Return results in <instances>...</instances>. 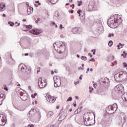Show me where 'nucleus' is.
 Listing matches in <instances>:
<instances>
[{
	"instance_id": "obj_1",
	"label": "nucleus",
	"mask_w": 127,
	"mask_h": 127,
	"mask_svg": "<svg viewBox=\"0 0 127 127\" xmlns=\"http://www.w3.org/2000/svg\"><path fill=\"white\" fill-rule=\"evenodd\" d=\"M123 22L122 16L119 14H115L114 16H112L107 22L108 25L111 27V25H116L117 23L118 25H120Z\"/></svg>"
},
{
	"instance_id": "obj_2",
	"label": "nucleus",
	"mask_w": 127,
	"mask_h": 127,
	"mask_svg": "<svg viewBox=\"0 0 127 127\" xmlns=\"http://www.w3.org/2000/svg\"><path fill=\"white\" fill-rule=\"evenodd\" d=\"M116 81H121V80H127V72L126 71L119 72L114 75Z\"/></svg>"
},
{
	"instance_id": "obj_3",
	"label": "nucleus",
	"mask_w": 127,
	"mask_h": 127,
	"mask_svg": "<svg viewBox=\"0 0 127 127\" xmlns=\"http://www.w3.org/2000/svg\"><path fill=\"white\" fill-rule=\"evenodd\" d=\"M118 110V104L117 103H115L113 105H109L106 109V113L108 114V115H112L116 112Z\"/></svg>"
},
{
	"instance_id": "obj_4",
	"label": "nucleus",
	"mask_w": 127,
	"mask_h": 127,
	"mask_svg": "<svg viewBox=\"0 0 127 127\" xmlns=\"http://www.w3.org/2000/svg\"><path fill=\"white\" fill-rule=\"evenodd\" d=\"M115 90L116 92L121 94L125 92V88H124L123 84H119L115 87Z\"/></svg>"
},
{
	"instance_id": "obj_5",
	"label": "nucleus",
	"mask_w": 127,
	"mask_h": 127,
	"mask_svg": "<svg viewBox=\"0 0 127 127\" xmlns=\"http://www.w3.org/2000/svg\"><path fill=\"white\" fill-rule=\"evenodd\" d=\"M54 86L55 88H58V87H60L61 85V78L59 77V76H55L54 77Z\"/></svg>"
},
{
	"instance_id": "obj_6",
	"label": "nucleus",
	"mask_w": 127,
	"mask_h": 127,
	"mask_svg": "<svg viewBox=\"0 0 127 127\" xmlns=\"http://www.w3.org/2000/svg\"><path fill=\"white\" fill-rule=\"evenodd\" d=\"M38 84L39 88H40L41 89H43V88H45V87H46V80L44 79L42 81V78L41 77H40L38 80Z\"/></svg>"
},
{
	"instance_id": "obj_7",
	"label": "nucleus",
	"mask_w": 127,
	"mask_h": 127,
	"mask_svg": "<svg viewBox=\"0 0 127 127\" xmlns=\"http://www.w3.org/2000/svg\"><path fill=\"white\" fill-rule=\"evenodd\" d=\"M109 83H110V80L107 77H103L100 80V84L103 85L104 87L109 86Z\"/></svg>"
},
{
	"instance_id": "obj_8",
	"label": "nucleus",
	"mask_w": 127,
	"mask_h": 127,
	"mask_svg": "<svg viewBox=\"0 0 127 127\" xmlns=\"http://www.w3.org/2000/svg\"><path fill=\"white\" fill-rule=\"evenodd\" d=\"M95 2L93 1H90L88 5V7L86 9L87 11H93L95 10Z\"/></svg>"
},
{
	"instance_id": "obj_9",
	"label": "nucleus",
	"mask_w": 127,
	"mask_h": 127,
	"mask_svg": "<svg viewBox=\"0 0 127 127\" xmlns=\"http://www.w3.org/2000/svg\"><path fill=\"white\" fill-rule=\"evenodd\" d=\"M46 99L49 103L50 104H53L56 101V98H54L53 96H51V95L47 94L46 95Z\"/></svg>"
},
{
	"instance_id": "obj_10",
	"label": "nucleus",
	"mask_w": 127,
	"mask_h": 127,
	"mask_svg": "<svg viewBox=\"0 0 127 127\" xmlns=\"http://www.w3.org/2000/svg\"><path fill=\"white\" fill-rule=\"evenodd\" d=\"M6 123L5 117L3 115H0V126H4Z\"/></svg>"
},
{
	"instance_id": "obj_11",
	"label": "nucleus",
	"mask_w": 127,
	"mask_h": 127,
	"mask_svg": "<svg viewBox=\"0 0 127 127\" xmlns=\"http://www.w3.org/2000/svg\"><path fill=\"white\" fill-rule=\"evenodd\" d=\"M66 116H67V112H62V110H61L58 120L59 121L61 122V121H63L66 118Z\"/></svg>"
},
{
	"instance_id": "obj_12",
	"label": "nucleus",
	"mask_w": 127,
	"mask_h": 127,
	"mask_svg": "<svg viewBox=\"0 0 127 127\" xmlns=\"http://www.w3.org/2000/svg\"><path fill=\"white\" fill-rule=\"evenodd\" d=\"M37 111V109L36 108H32L29 112V114H28V117H29L30 118H32L33 116H34V114H36V112Z\"/></svg>"
},
{
	"instance_id": "obj_13",
	"label": "nucleus",
	"mask_w": 127,
	"mask_h": 127,
	"mask_svg": "<svg viewBox=\"0 0 127 127\" xmlns=\"http://www.w3.org/2000/svg\"><path fill=\"white\" fill-rule=\"evenodd\" d=\"M18 96H20V99H21L22 101H26L27 99V95L26 94H24L22 92H20L18 94Z\"/></svg>"
},
{
	"instance_id": "obj_14",
	"label": "nucleus",
	"mask_w": 127,
	"mask_h": 127,
	"mask_svg": "<svg viewBox=\"0 0 127 127\" xmlns=\"http://www.w3.org/2000/svg\"><path fill=\"white\" fill-rule=\"evenodd\" d=\"M30 33L34 34V35H38L41 33V30H38L37 29H34L30 31Z\"/></svg>"
},
{
	"instance_id": "obj_15",
	"label": "nucleus",
	"mask_w": 127,
	"mask_h": 127,
	"mask_svg": "<svg viewBox=\"0 0 127 127\" xmlns=\"http://www.w3.org/2000/svg\"><path fill=\"white\" fill-rule=\"evenodd\" d=\"M83 122L85 126H89L90 124L87 123V122H90V118L88 116H86V114L83 116Z\"/></svg>"
},
{
	"instance_id": "obj_16",
	"label": "nucleus",
	"mask_w": 127,
	"mask_h": 127,
	"mask_svg": "<svg viewBox=\"0 0 127 127\" xmlns=\"http://www.w3.org/2000/svg\"><path fill=\"white\" fill-rule=\"evenodd\" d=\"M55 44L59 46L60 48H63V46L65 45V44H64V43H63V42H60V43L59 44H58V42H56L54 44V47L55 48Z\"/></svg>"
},
{
	"instance_id": "obj_17",
	"label": "nucleus",
	"mask_w": 127,
	"mask_h": 127,
	"mask_svg": "<svg viewBox=\"0 0 127 127\" xmlns=\"http://www.w3.org/2000/svg\"><path fill=\"white\" fill-rule=\"evenodd\" d=\"M96 32L98 33H103V32H104V28L103 27V26H101L97 28V29H96Z\"/></svg>"
},
{
	"instance_id": "obj_18",
	"label": "nucleus",
	"mask_w": 127,
	"mask_h": 127,
	"mask_svg": "<svg viewBox=\"0 0 127 127\" xmlns=\"http://www.w3.org/2000/svg\"><path fill=\"white\" fill-rule=\"evenodd\" d=\"M5 9V3H0V11H3Z\"/></svg>"
},
{
	"instance_id": "obj_19",
	"label": "nucleus",
	"mask_w": 127,
	"mask_h": 127,
	"mask_svg": "<svg viewBox=\"0 0 127 127\" xmlns=\"http://www.w3.org/2000/svg\"><path fill=\"white\" fill-rule=\"evenodd\" d=\"M5 98V97L3 94H0V106H1L2 104V101Z\"/></svg>"
},
{
	"instance_id": "obj_20",
	"label": "nucleus",
	"mask_w": 127,
	"mask_h": 127,
	"mask_svg": "<svg viewBox=\"0 0 127 127\" xmlns=\"http://www.w3.org/2000/svg\"><path fill=\"white\" fill-rule=\"evenodd\" d=\"M72 32H73L74 34H76V33H78L79 32V28L78 27L74 28L73 29H72Z\"/></svg>"
},
{
	"instance_id": "obj_21",
	"label": "nucleus",
	"mask_w": 127,
	"mask_h": 127,
	"mask_svg": "<svg viewBox=\"0 0 127 127\" xmlns=\"http://www.w3.org/2000/svg\"><path fill=\"white\" fill-rule=\"evenodd\" d=\"M18 70H20L22 71L23 70H25V67H23V64H20L18 67Z\"/></svg>"
},
{
	"instance_id": "obj_22",
	"label": "nucleus",
	"mask_w": 127,
	"mask_h": 127,
	"mask_svg": "<svg viewBox=\"0 0 127 127\" xmlns=\"http://www.w3.org/2000/svg\"><path fill=\"white\" fill-rule=\"evenodd\" d=\"M53 115H54V113H53V112L52 111H49V112H48L47 113V117L48 118H50V117H52V116H53Z\"/></svg>"
},
{
	"instance_id": "obj_23",
	"label": "nucleus",
	"mask_w": 127,
	"mask_h": 127,
	"mask_svg": "<svg viewBox=\"0 0 127 127\" xmlns=\"http://www.w3.org/2000/svg\"><path fill=\"white\" fill-rule=\"evenodd\" d=\"M25 72L27 74H29V73L31 72V69H30V68H27L26 66H25Z\"/></svg>"
},
{
	"instance_id": "obj_24",
	"label": "nucleus",
	"mask_w": 127,
	"mask_h": 127,
	"mask_svg": "<svg viewBox=\"0 0 127 127\" xmlns=\"http://www.w3.org/2000/svg\"><path fill=\"white\" fill-rule=\"evenodd\" d=\"M28 14H30L33 12V8H29L27 9Z\"/></svg>"
},
{
	"instance_id": "obj_25",
	"label": "nucleus",
	"mask_w": 127,
	"mask_h": 127,
	"mask_svg": "<svg viewBox=\"0 0 127 127\" xmlns=\"http://www.w3.org/2000/svg\"><path fill=\"white\" fill-rule=\"evenodd\" d=\"M80 19L82 23H85V13H84L83 15L80 18Z\"/></svg>"
},
{
	"instance_id": "obj_26",
	"label": "nucleus",
	"mask_w": 127,
	"mask_h": 127,
	"mask_svg": "<svg viewBox=\"0 0 127 127\" xmlns=\"http://www.w3.org/2000/svg\"><path fill=\"white\" fill-rule=\"evenodd\" d=\"M126 122L127 119H126V117H123V118L121 120V123H122V125H124V124H126Z\"/></svg>"
},
{
	"instance_id": "obj_27",
	"label": "nucleus",
	"mask_w": 127,
	"mask_h": 127,
	"mask_svg": "<svg viewBox=\"0 0 127 127\" xmlns=\"http://www.w3.org/2000/svg\"><path fill=\"white\" fill-rule=\"evenodd\" d=\"M51 3H53V4H55L58 1V0H48Z\"/></svg>"
},
{
	"instance_id": "obj_28",
	"label": "nucleus",
	"mask_w": 127,
	"mask_h": 127,
	"mask_svg": "<svg viewBox=\"0 0 127 127\" xmlns=\"http://www.w3.org/2000/svg\"><path fill=\"white\" fill-rule=\"evenodd\" d=\"M127 53L126 52V51L123 52V54L121 55V56H123L124 58H127Z\"/></svg>"
},
{
	"instance_id": "obj_29",
	"label": "nucleus",
	"mask_w": 127,
	"mask_h": 127,
	"mask_svg": "<svg viewBox=\"0 0 127 127\" xmlns=\"http://www.w3.org/2000/svg\"><path fill=\"white\" fill-rule=\"evenodd\" d=\"M81 60H83L84 61H86L87 60V57L82 56L80 57Z\"/></svg>"
},
{
	"instance_id": "obj_30",
	"label": "nucleus",
	"mask_w": 127,
	"mask_h": 127,
	"mask_svg": "<svg viewBox=\"0 0 127 127\" xmlns=\"http://www.w3.org/2000/svg\"><path fill=\"white\" fill-rule=\"evenodd\" d=\"M113 41H110L108 43L109 46H110V47H112V46H113Z\"/></svg>"
},
{
	"instance_id": "obj_31",
	"label": "nucleus",
	"mask_w": 127,
	"mask_h": 127,
	"mask_svg": "<svg viewBox=\"0 0 127 127\" xmlns=\"http://www.w3.org/2000/svg\"><path fill=\"white\" fill-rule=\"evenodd\" d=\"M93 91H94V88L92 87H89V93L92 94Z\"/></svg>"
},
{
	"instance_id": "obj_32",
	"label": "nucleus",
	"mask_w": 127,
	"mask_h": 127,
	"mask_svg": "<svg viewBox=\"0 0 127 127\" xmlns=\"http://www.w3.org/2000/svg\"><path fill=\"white\" fill-rule=\"evenodd\" d=\"M37 96V93H35L34 94L31 95V98H32L33 99H34L35 97H36Z\"/></svg>"
},
{
	"instance_id": "obj_33",
	"label": "nucleus",
	"mask_w": 127,
	"mask_h": 127,
	"mask_svg": "<svg viewBox=\"0 0 127 127\" xmlns=\"http://www.w3.org/2000/svg\"><path fill=\"white\" fill-rule=\"evenodd\" d=\"M26 27L28 29H31L32 28V25H26Z\"/></svg>"
},
{
	"instance_id": "obj_34",
	"label": "nucleus",
	"mask_w": 127,
	"mask_h": 127,
	"mask_svg": "<svg viewBox=\"0 0 127 127\" xmlns=\"http://www.w3.org/2000/svg\"><path fill=\"white\" fill-rule=\"evenodd\" d=\"M77 2H78L77 6H81V4H82V0L77 1Z\"/></svg>"
},
{
	"instance_id": "obj_35",
	"label": "nucleus",
	"mask_w": 127,
	"mask_h": 127,
	"mask_svg": "<svg viewBox=\"0 0 127 127\" xmlns=\"http://www.w3.org/2000/svg\"><path fill=\"white\" fill-rule=\"evenodd\" d=\"M3 87L4 90H5V91H8V89L7 88V87H6V85H4L3 86Z\"/></svg>"
},
{
	"instance_id": "obj_36",
	"label": "nucleus",
	"mask_w": 127,
	"mask_h": 127,
	"mask_svg": "<svg viewBox=\"0 0 127 127\" xmlns=\"http://www.w3.org/2000/svg\"><path fill=\"white\" fill-rule=\"evenodd\" d=\"M8 23L10 25V26H13L14 25V23L12 22H8Z\"/></svg>"
},
{
	"instance_id": "obj_37",
	"label": "nucleus",
	"mask_w": 127,
	"mask_h": 127,
	"mask_svg": "<svg viewBox=\"0 0 127 127\" xmlns=\"http://www.w3.org/2000/svg\"><path fill=\"white\" fill-rule=\"evenodd\" d=\"M79 111H80V109H79V108H78L76 111H74V115H77V114H78V111H79Z\"/></svg>"
},
{
	"instance_id": "obj_38",
	"label": "nucleus",
	"mask_w": 127,
	"mask_h": 127,
	"mask_svg": "<svg viewBox=\"0 0 127 127\" xmlns=\"http://www.w3.org/2000/svg\"><path fill=\"white\" fill-rule=\"evenodd\" d=\"M72 97H69L66 100V102H71L72 101Z\"/></svg>"
},
{
	"instance_id": "obj_39",
	"label": "nucleus",
	"mask_w": 127,
	"mask_h": 127,
	"mask_svg": "<svg viewBox=\"0 0 127 127\" xmlns=\"http://www.w3.org/2000/svg\"><path fill=\"white\" fill-rule=\"evenodd\" d=\"M81 12H82V10H81V9L77 11V13L79 14V16H81Z\"/></svg>"
},
{
	"instance_id": "obj_40",
	"label": "nucleus",
	"mask_w": 127,
	"mask_h": 127,
	"mask_svg": "<svg viewBox=\"0 0 127 127\" xmlns=\"http://www.w3.org/2000/svg\"><path fill=\"white\" fill-rule=\"evenodd\" d=\"M91 61H92V62H95V59H94V58H92L91 59L89 60V63H90Z\"/></svg>"
},
{
	"instance_id": "obj_41",
	"label": "nucleus",
	"mask_w": 127,
	"mask_h": 127,
	"mask_svg": "<svg viewBox=\"0 0 127 127\" xmlns=\"http://www.w3.org/2000/svg\"><path fill=\"white\" fill-rule=\"evenodd\" d=\"M114 35L113 33L109 34L108 35V37H114Z\"/></svg>"
},
{
	"instance_id": "obj_42",
	"label": "nucleus",
	"mask_w": 127,
	"mask_h": 127,
	"mask_svg": "<svg viewBox=\"0 0 127 127\" xmlns=\"http://www.w3.org/2000/svg\"><path fill=\"white\" fill-rule=\"evenodd\" d=\"M63 28H64V27L63 26V25L62 24H60V29L62 30L63 29Z\"/></svg>"
},
{
	"instance_id": "obj_43",
	"label": "nucleus",
	"mask_w": 127,
	"mask_h": 127,
	"mask_svg": "<svg viewBox=\"0 0 127 127\" xmlns=\"http://www.w3.org/2000/svg\"><path fill=\"white\" fill-rule=\"evenodd\" d=\"M98 86V84L97 83H94L93 84V87L94 88H97V86Z\"/></svg>"
},
{
	"instance_id": "obj_44",
	"label": "nucleus",
	"mask_w": 127,
	"mask_h": 127,
	"mask_svg": "<svg viewBox=\"0 0 127 127\" xmlns=\"http://www.w3.org/2000/svg\"><path fill=\"white\" fill-rule=\"evenodd\" d=\"M40 21V18H38L35 21L36 23H38V21Z\"/></svg>"
},
{
	"instance_id": "obj_45",
	"label": "nucleus",
	"mask_w": 127,
	"mask_h": 127,
	"mask_svg": "<svg viewBox=\"0 0 127 127\" xmlns=\"http://www.w3.org/2000/svg\"><path fill=\"white\" fill-rule=\"evenodd\" d=\"M123 65L125 68H127V64L126 63H123Z\"/></svg>"
},
{
	"instance_id": "obj_46",
	"label": "nucleus",
	"mask_w": 127,
	"mask_h": 127,
	"mask_svg": "<svg viewBox=\"0 0 127 127\" xmlns=\"http://www.w3.org/2000/svg\"><path fill=\"white\" fill-rule=\"evenodd\" d=\"M73 106H74V107H77V104H76V101H75L74 103H73Z\"/></svg>"
},
{
	"instance_id": "obj_47",
	"label": "nucleus",
	"mask_w": 127,
	"mask_h": 127,
	"mask_svg": "<svg viewBox=\"0 0 127 127\" xmlns=\"http://www.w3.org/2000/svg\"><path fill=\"white\" fill-rule=\"evenodd\" d=\"M117 47H118L119 50H120V49H121V45H120V43H119V44L118 45H117Z\"/></svg>"
},
{
	"instance_id": "obj_48",
	"label": "nucleus",
	"mask_w": 127,
	"mask_h": 127,
	"mask_svg": "<svg viewBox=\"0 0 127 127\" xmlns=\"http://www.w3.org/2000/svg\"><path fill=\"white\" fill-rule=\"evenodd\" d=\"M120 45L121 46V48H123V46H125V44H122V43H120Z\"/></svg>"
},
{
	"instance_id": "obj_49",
	"label": "nucleus",
	"mask_w": 127,
	"mask_h": 127,
	"mask_svg": "<svg viewBox=\"0 0 127 127\" xmlns=\"http://www.w3.org/2000/svg\"><path fill=\"white\" fill-rule=\"evenodd\" d=\"M51 24L53 25H56V23H55V22H51Z\"/></svg>"
},
{
	"instance_id": "obj_50",
	"label": "nucleus",
	"mask_w": 127,
	"mask_h": 127,
	"mask_svg": "<svg viewBox=\"0 0 127 127\" xmlns=\"http://www.w3.org/2000/svg\"><path fill=\"white\" fill-rule=\"evenodd\" d=\"M88 56H90V58H92L93 57V56L92 54H90V53H88Z\"/></svg>"
},
{
	"instance_id": "obj_51",
	"label": "nucleus",
	"mask_w": 127,
	"mask_h": 127,
	"mask_svg": "<svg viewBox=\"0 0 127 127\" xmlns=\"http://www.w3.org/2000/svg\"><path fill=\"white\" fill-rule=\"evenodd\" d=\"M78 70H84V68L80 66L78 67Z\"/></svg>"
},
{
	"instance_id": "obj_52",
	"label": "nucleus",
	"mask_w": 127,
	"mask_h": 127,
	"mask_svg": "<svg viewBox=\"0 0 127 127\" xmlns=\"http://www.w3.org/2000/svg\"><path fill=\"white\" fill-rule=\"evenodd\" d=\"M36 3H38L39 5H40L41 3L39 2V1H36Z\"/></svg>"
},
{
	"instance_id": "obj_53",
	"label": "nucleus",
	"mask_w": 127,
	"mask_h": 127,
	"mask_svg": "<svg viewBox=\"0 0 127 127\" xmlns=\"http://www.w3.org/2000/svg\"><path fill=\"white\" fill-rule=\"evenodd\" d=\"M60 37H61V38H65V36L63 35H61Z\"/></svg>"
},
{
	"instance_id": "obj_54",
	"label": "nucleus",
	"mask_w": 127,
	"mask_h": 127,
	"mask_svg": "<svg viewBox=\"0 0 127 127\" xmlns=\"http://www.w3.org/2000/svg\"><path fill=\"white\" fill-rule=\"evenodd\" d=\"M72 5V9H74V6H75V5L74 4H72V5H70V7H71Z\"/></svg>"
},
{
	"instance_id": "obj_55",
	"label": "nucleus",
	"mask_w": 127,
	"mask_h": 127,
	"mask_svg": "<svg viewBox=\"0 0 127 127\" xmlns=\"http://www.w3.org/2000/svg\"><path fill=\"white\" fill-rule=\"evenodd\" d=\"M29 127H34V125H29Z\"/></svg>"
},
{
	"instance_id": "obj_56",
	"label": "nucleus",
	"mask_w": 127,
	"mask_h": 127,
	"mask_svg": "<svg viewBox=\"0 0 127 127\" xmlns=\"http://www.w3.org/2000/svg\"><path fill=\"white\" fill-rule=\"evenodd\" d=\"M93 55H95V54H96V49L94 50V51L93 52Z\"/></svg>"
},
{
	"instance_id": "obj_57",
	"label": "nucleus",
	"mask_w": 127,
	"mask_h": 127,
	"mask_svg": "<svg viewBox=\"0 0 127 127\" xmlns=\"http://www.w3.org/2000/svg\"><path fill=\"white\" fill-rule=\"evenodd\" d=\"M69 12H71V13H74V10H71Z\"/></svg>"
},
{
	"instance_id": "obj_58",
	"label": "nucleus",
	"mask_w": 127,
	"mask_h": 127,
	"mask_svg": "<svg viewBox=\"0 0 127 127\" xmlns=\"http://www.w3.org/2000/svg\"><path fill=\"white\" fill-rule=\"evenodd\" d=\"M79 83H80L79 81H77V82L75 83V85H77V84H79Z\"/></svg>"
},
{
	"instance_id": "obj_59",
	"label": "nucleus",
	"mask_w": 127,
	"mask_h": 127,
	"mask_svg": "<svg viewBox=\"0 0 127 127\" xmlns=\"http://www.w3.org/2000/svg\"><path fill=\"white\" fill-rule=\"evenodd\" d=\"M2 16L3 17H5V16H6V15H5V14H3Z\"/></svg>"
},
{
	"instance_id": "obj_60",
	"label": "nucleus",
	"mask_w": 127,
	"mask_h": 127,
	"mask_svg": "<svg viewBox=\"0 0 127 127\" xmlns=\"http://www.w3.org/2000/svg\"><path fill=\"white\" fill-rule=\"evenodd\" d=\"M87 72H89V71H90V68L88 67L87 69Z\"/></svg>"
},
{
	"instance_id": "obj_61",
	"label": "nucleus",
	"mask_w": 127,
	"mask_h": 127,
	"mask_svg": "<svg viewBox=\"0 0 127 127\" xmlns=\"http://www.w3.org/2000/svg\"><path fill=\"white\" fill-rule=\"evenodd\" d=\"M29 90H31V86H29Z\"/></svg>"
},
{
	"instance_id": "obj_62",
	"label": "nucleus",
	"mask_w": 127,
	"mask_h": 127,
	"mask_svg": "<svg viewBox=\"0 0 127 127\" xmlns=\"http://www.w3.org/2000/svg\"><path fill=\"white\" fill-rule=\"evenodd\" d=\"M69 2H73V0H69Z\"/></svg>"
},
{
	"instance_id": "obj_63",
	"label": "nucleus",
	"mask_w": 127,
	"mask_h": 127,
	"mask_svg": "<svg viewBox=\"0 0 127 127\" xmlns=\"http://www.w3.org/2000/svg\"><path fill=\"white\" fill-rule=\"evenodd\" d=\"M25 56H28V53L25 54Z\"/></svg>"
},
{
	"instance_id": "obj_64",
	"label": "nucleus",
	"mask_w": 127,
	"mask_h": 127,
	"mask_svg": "<svg viewBox=\"0 0 127 127\" xmlns=\"http://www.w3.org/2000/svg\"><path fill=\"white\" fill-rule=\"evenodd\" d=\"M22 21H26V19H23L22 20Z\"/></svg>"
}]
</instances>
